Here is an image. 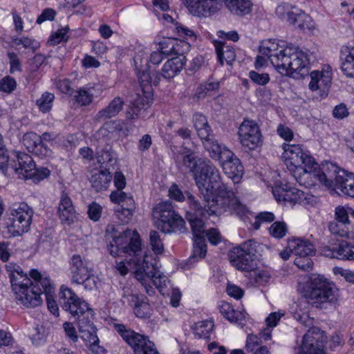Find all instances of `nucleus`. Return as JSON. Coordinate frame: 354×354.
I'll list each match as a JSON object with an SVG mask.
<instances>
[{"label":"nucleus","instance_id":"nucleus-30","mask_svg":"<svg viewBox=\"0 0 354 354\" xmlns=\"http://www.w3.org/2000/svg\"><path fill=\"white\" fill-rule=\"evenodd\" d=\"M86 0H64V3L73 10L76 16L82 19V22L92 20L95 15L93 7L84 3Z\"/></svg>","mask_w":354,"mask_h":354},{"label":"nucleus","instance_id":"nucleus-26","mask_svg":"<svg viewBox=\"0 0 354 354\" xmlns=\"http://www.w3.org/2000/svg\"><path fill=\"white\" fill-rule=\"evenodd\" d=\"M273 195L277 201L300 203L305 198L304 192L295 188L275 186L272 189Z\"/></svg>","mask_w":354,"mask_h":354},{"label":"nucleus","instance_id":"nucleus-39","mask_svg":"<svg viewBox=\"0 0 354 354\" xmlns=\"http://www.w3.org/2000/svg\"><path fill=\"white\" fill-rule=\"evenodd\" d=\"M166 47V56L176 55L183 57V55L189 50L190 45L189 43L183 40H176L169 39L168 41H164Z\"/></svg>","mask_w":354,"mask_h":354},{"label":"nucleus","instance_id":"nucleus-2","mask_svg":"<svg viewBox=\"0 0 354 354\" xmlns=\"http://www.w3.org/2000/svg\"><path fill=\"white\" fill-rule=\"evenodd\" d=\"M196 185L203 196V200L209 198L210 212H218V205L230 207L235 214L242 218L248 213L245 205L242 204L232 189L222 182L219 169L210 160H204L194 174Z\"/></svg>","mask_w":354,"mask_h":354},{"label":"nucleus","instance_id":"nucleus-58","mask_svg":"<svg viewBox=\"0 0 354 354\" xmlns=\"http://www.w3.org/2000/svg\"><path fill=\"white\" fill-rule=\"evenodd\" d=\"M97 161L101 164L102 168H107V164H110L111 165H113L116 162V159L113 156V153L109 151H102L101 154L98 156L97 157Z\"/></svg>","mask_w":354,"mask_h":354},{"label":"nucleus","instance_id":"nucleus-57","mask_svg":"<svg viewBox=\"0 0 354 354\" xmlns=\"http://www.w3.org/2000/svg\"><path fill=\"white\" fill-rule=\"evenodd\" d=\"M57 88L63 93L72 96L74 93L73 82L66 78L56 82Z\"/></svg>","mask_w":354,"mask_h":354},{"label":"nucleus","instance_id":"nucleus-54","mask_svg":"<svg viewBox=\"0 0 354 354\" xmlns=\"http://www.w3.org/2000/svg\"><path fill=\"white\" fill-rule=\"evenodd\" d=\"M149 239L151 248L156 254H160L164 250L162 241L158 232L152 230L149 233Z\"/></svg>","mask_w":354,"mask_h":354},{"label":"nucleus","instance_id":"nucleus-1","mask_svg":"<svg viewBox=\"0 0 354 354\" xmlns=\"http://www.w3.org/2000/svg\"><path fill=\"white\" fill-rule=\"evenodd\" d=\"M106 232L111 234L112 237L108 244L110 254L113 257L120 256L122 253L133 255L132 261L135 263V277L137 280H144L145 275L162 295H169L167 285L169 281L167 276L160 273L153 264L149 263V259L151 257L145 254L142 259L138 257L141 251V241L138 234L127 230L117 235V230L113 225H108Z\"/></svg>","mask_w":354,"mask_h":354},{"label":"nucleus","instance_id":"nucleus-44","mask_svg":"<svg viewBox=\"0 0 354 354\" xmlns=\"http://www.w3.org/2000/svg\"><path fill=\"white\" fill-rule=\"evenodd\" d=\"M341 68L344 73L350 77L354 78V48H352L345 55L341 57Z\"/></svg>","mask_w":354,"mask_h":354},{"label":"nucleus","instance_id":"nucleus-28","mask_svg":"<svg viewBox=\"0 0 354 354\" xmlns=\"http://www.w3.org/2000/svg\"><path fill=\"white\" fill-rule=\"evenodd\" d=\"M113 177L110 168L105 167L102 169H95L93 171L89 181L92 188L97 192L106 190L109 186Z\"/></svg>","mask_w":354,"mask_h":354},{"label":"nucleus","instance_id":"nucleus-63","mask_svg":"<svg viewBox=\"0 0 354 354\" xmlns=\"http://www.w3.org/2000/svg\"><path fill=\"white\" fill-rule=\"evenodd\" d=\"M17 83L14 78L7 76L0 81V91L11 93L16 88Z\"/></svg>","mask_w":354,"mask_h":354},{"label":"nucleus","instance_id":"nucleus-19","mask_svg":"<svg viewBox=\"0 0 354 354\" xmlns=\"http://www.w3.org/2000/svg\"><path fill=\"white\" fill-rule=\"evenodd\" d=\"M22 142L30 153L40 158H48L53 155L52 149L46 144L41 142V138L36 133H26L23 136Z\"/></svg>","mask_w":354,"mask_h":354},{"label":"nucleus","instance_id":"nucleus-9","mask_svg":"<svg viewBox=\"0 0 354 354\" xmlns=\"http://www.w3.org/2000/svg\"><path fill=\"white\" fill-rule=\"evenodd\" d=\"M309 304L317 308H326L328 306L336 307L338 302V289L326 279L318 276L312 281L311 288L305 294Z\"/></svg>","mask_w":354,"mask_h":354},{"label":"nucleus","instance_id":"nucleus-25","mask_svg":"<svg viewBox=\"0 0 354 354\" xmlns=\"http://www.w3.org/2000/svg\"><path fill=\"white\" fill-rule=\"evenodd\" d=\"M202 140L205 149L208 152L212 159L220 162L223 158H229V156H232V151L225 145L219 144L218 141L214 139L212 133L211 136L203 138Z\"/></svg>","mask_w":354,"mask_h":354},{"label":"nucleus","instance_id":"nucleus-48","mask_svg":"<svg viewBox=\"0 0 354 354\" xmlns=\"http://www.w3.org/2000/svg\"><path fill=\"white\" fill-rule=\"evenodd\" d=\"M219 310L223 317L231 322H236L241 319V313L234 310L229 303L222 302L219 305Z\"/></svg>","mask_w":354,"mask_h":354},{"label":"nucleus","instance_id":"nucleus-6","mask_svg":"<svg viewBox=\"0 0 354 354\" xmlns=\"http://www.w3.org/2000/svg\"><path fill=\"white\" fill-rule=\"evenodd\" d=\"M326 187L342 194L354 198V174L340 169L332 162L323 165L322 171L314 174Z\"/></svg>","mask_w":354,"mask_h":354},{"label":"nucleus","instance_id":"nucleus-18","mask_svg":"<svg viewBox=\"0 0 354 354\" xmlns=\"http://www.w3.org/2000/svg\"><path fill=\"white\" fill-rule=\"evenodd\" d=\"M7 164L18 175L19 178L28 179L32 177V170L35 169V163L28 154L18 153L15 158L10 162L8 161Z\"/></svg>","mask_w":354,"mask_h":354},{"label":"nucleus","instance_id":"nucleus-34","mask_svg":"<svg viewBox=\"0 0 354 354\" xmlns=\"http://www.w3.org/2000/svg\"><path fill=\"white\" fill-rule=\"evenodd\" d=\"M43 288V294L46 295V299L48 310L55 316L59 315V308L55 300V286L50 279H44L41 281Z\"/></svg>","mask_w":354,"mask_h":354},{"label":"nucleus","instance_id":"nucleus-46","mask_svg":"<svg viewBox=\"0 0 354 354\" xmlns=\"http://www.w3.org/2000/svg\"><path fill=\"white\" fill-rule=\"evenodd\" d=\"M351 224L344 222L333 221L329 223V231L334 235L343 238H349Z\"/></svg>","mask_w":354,"mask_h":354},{"label":"nucleus","instance_id":"nucleus-61","mask_svg":"<svg viewBox=\"0 0 354 354\" xmlns=\"http://www.w3.org/2000/svg\"><path fill=\"white\" fill-rule=\"evenodd\" d=\"M165 42L160 43V50L153 52L149 57V62L153 64H159L162 59L165 58L166 47L165 46Z\"/></svg>","mask_w":354,"mask_h":354},{"label":"nucleus","instance_id":"nucleus-56","mask_svg":"<svg viewBox=\"0 0 354 354\" xmlns=\"http://www.w3.org/2000/svg\"><path fill=\"white\" fill-rule=\"evenodd\" d=\"M102 207L95 202L91 203L88 206L87 214L88 218L94 222L98 221L101 217Z\"/></svg>","mask_w":354,"mask_h":354},{"label":"nucleus","instance_id":"nucleus-8","mask_svg":"<svg viewBox=\"0 0 354 354\" xmlns=\"http://www.w3.org/2000/svg\"><path fill=\"white\" fill-rule=\"evenodd\" d=\"M187 203L191 209V212L187 214V219L190 223L194 238L205 237V223L203 218H207L212 215H218L226 212L231 214H235V211L230 207H222L218 205V212L212 213L209 210V198L203 200V204L190 193H187Z\"/></svg>","mask_w":354,"mask_h":354},{"label":"nucleus","instance_id":"nucleus-16","mask_svg":"<svg viewBox=\"0 0 354 354\" xmlns=\"http://www.w3.org/2000/svg\"><path fill=\"white\" fill-rule=\"evenodd\" d=\"M320 254L328 258H337L341 260H354V243L346 240L334 241L331 239L328 245L319 248Z\"/></svg>","mask_w":354,"mask_h":354},{"label":"nucleus","instance_id":"nucleus-53","mask_svg":"<svg viewBox=\"0 0 354 354\" xmlns=\"http://www.w3.org/2000/svg\"><path fill=\"white\" fill-rule=\"evenodd\" d=\"M313 255L296 256L294 263L299 269L305 271H309L313 268V262L311 259Z\"/></svg>","mask_w":354,"mask_h":354},{"label":"nucleus","instance_id":"nucleus-13","mask_svg":"<svg viewBox=\"0 0 354 354\" xmlns=\"http://www.w3.org/2000/svg\"><path fill=\"white\" fill-rule=\"evenodd\" d=\"M257 243L252 239L233 247L229 252V260L239 270L252 271L256 268L254 256Z\"/></svg>","mask_w":354,"mask_h":354},{"label":"nucleus","instance_id":"nucleus-43","mask_svg":"<svg viewBox=\"0 0 354 354\" xmlns=\"http://www.w3.org/2000/svg\"><path fill=\"white\" fill-rule=\"evenodd\" d=\"M140 86L148 90L151 88V84L156 86L160 81V75L157 72L151 73L147 70L139 71L138 73Z\"/></svg>","mask_w":354,"mask_h":354},{"label":"nucleus","instance_id":"nucleus-51","mask_svg":"<svg viewBox=\"0 0 354 354\" xmlns=\"http://www.w3.org/2000/svg\"><path fill=\"white\" fill-rule=\"evenodd\" d=\"M11 43L12 46L21 45L24 48L36 51L40 46L39 43L34 39L30 37H13Z\"/></svg>","mask_w":354,"mask_h":354},{"label":"nucleus","instance_id":"nucleus-3","mask_svg":"<svg viewBox=\"0 0 354 354\" xmlns=\"http://www.w3.org/2000/svg\"><path fill=\"white\" fill-rule=\"evenodd\" d=\"M6 270L18 304L26 308H35L41 305L44 292L41 281L49 277H43L37 270L32 269L29 272V278L22 268L15 263H7Z\"/></svg>","mask_w":354,"mask_h":354},{"label":"nucleus","instance_id":"nucleus-38","mask_svg":"<svg viewBox=\"0 0 354 354\" xmlns=\"http://www.w3.org/2000/svg\"><path fill=\"white\" fill-rule=\"evenodd\" d=\"M95 91V86L88 85L81 87L74 92L73 99L77 105L86 106L92 103Z\"/></svg>","mask_w":354,"mask_h":354},{"label":"nucleus","instance_id":"nucleus-33","mask_svg":"<svg viewBox=\"0 0 354 354\" xmlns=\"http://www.w3.org/2000/svg\"><path fill=\"white\" fill-rule=\"evenodd\" d=\"M124 102L120 97H115L109 104L97 112L95 119L98 121L105 120L116 116L123 109Z\"/></svg>","mask_w":354,"mask_h":354},{"label":"nucleus","instance_id":"nucleus-37","mask_svg":"<svg viewBox=\"0 0 354 354\" xmlns=\"http://www.w3.org/2000/svg\"><path fill=\"white\" fill-rule=\"evenodd\" d=\"M290 248L293 250L295 257L314 255L315 252L314 245L310 241L299 238L290 239Z\"/></svg>","mask_w":354,"mask_h":354},{"label":"nucleus","instance_id":"nucleus-45","mask_svg":"<svg viewBox=\"0 0 354 354\" xmlns=\"http://www.w3.org/2000/svg\"><path fill=\"white\" fill-rule=\"evenodd\" d=\"M213 328L214 323L211 320L198 322L194 328V335L201 339H209Z\"/></svg>","mask_w":354,"mask_h":354},{"label":"nucleus","instance_id":"nucleus-24","mask_svg":"<svg viewBox=\"0 0 354 354\" xmlns=\"http://www.w3.org/2000/svg\"><path fill=\"white\" fill-rule=\"evenodd\" d=\"M231 154L229 158H223L219 163L224 174L232 179L234 183H238L243 174V166L232 151Z\"/></svg>","mask_w":354,"mask_h":354},{"label":"nucleus","instance_id":"nucleus-27","mask_svg":"<svg viewBox=\"0 0 354 354\" xmlns=\"http://www.w3.org/2000/svg\"><path fill=\"white\" fill-rule=\"evenodd\" d=\"M129 305L133 307L134 314L139 318H147L151 313L148 299L143 295L131 294L127 297Z\"/></svg>","mask_w":354,"mask_h":354},{"label":"nucleus","instance_id":"nucleus-4","mask_svg":"<svg viewBox=\"0 0 354 354\" xmlns=\"http://www.w3.org/2000/svg\"><path fill=\"white\" fill-rule=\"evenodd\" d=\"M260 52L267 55L275 68L283 75H291L294 73L304 76L307 73L309 59L306 53L300 50L298 47L292 45L284 46L270 39L266 44L260 48Z\"/></svg>","mask_w":354,"mask_h":354},{"label":"nucleus","instance_id":"nucleus-60","mask_svg":"<svg viewBox=\"0 0 354 354\" xmlns=\"http://www.w3.org/2000/svg\"><path fill=\"white\" fill-rule=\"evenodd\" d=\"M249 77L251 80L259 85H266L270 81V77L268 73H259L254 71L249 73Z\"/></svg>","mask_w":354,"mask_h":354},{"label":"nucleus","instance_id":"nucleus-40","mask_svg":"<svg viewBox=\"0 0 354 354\" xmlns=\"http://www.w3.org/2000/svg\"><path fill=\"white\" fill-rule=\"evenodd\" d=\"M194 127L201 140L212 136V129L208 124L206 117L201 113H195L193 115Z\"/></svg>","mask_w":354,"mask_h":354},{"label":"nucleus","instance_id":"nucleus-12","mask_svg":"<svg viewBox=\"0 0 354 354\" xmlns=\"http://www.w3.org/2000/svg\"><path fill=\"white\" fill-rule=\"evenodd\" d=\"M113 326L122 339L132 348L134 354H159L154 343L148 337L122 324L114 323Z\"/></svg>","mask_w":354,"mask_h":354},{"label":"nucleus","instance_id":"nucleus-50","mask_svg":"<svg viewBox=\"0 0 354 354\" xmlns=\"http://www.w3.org/2000/svg\"><path fill=\"white\" fill-rule=\"evenodd\" d=\"M55 95L52 93L45 92L37 100L36 104L42 113L49 112L53 106Z\"/></svg>","mask_w":354,"mask_h":354},{"label":"nucleus","instance_id":"nucleus-36","mask_svg":"<svg viewBox=\"0 0 354 354\" xmlns=\"http://www.w3.org/2000/svg\"><path fill=\"white\" fill-rule=\"evenodd\" d=\"M185 64V57H176L167 60L162 68V77L165 79L173 78L180 72Z\"/></svg>","mask_w":354,"mask_h":354},{"label":"nucleus","instance_id":"nucleus-15","mask_svg":"<svg viewBox=\"0 0 354 354\" xmlns=\"http://www.w3.org/2000/svg\"><path fill=\"white\" fill-rule=\"evenodd\" d=\"M239 139L241 145L249 149H256L262 142V135L257 123L248 119H244L238 131Z\"/></svg>","mask_w":354,"mask_h":354},{"label":"nucleus","instance_id":"nucleus-47","mask_svg":"<svg viewBox=\"0 0 354 354\" xmlns=\"http://www.w3.org/2000/svg\"><path fill=\"white\" fill-rule=\"evenodd\" d=\"M29 337L35 346H40L46 342L47 333L42 326L37 325L30 329Z\"/></svg>","mask_w":354,"mask_h":354},{"label":"nucleus","instance_id":"nucleus-14","mask_svg":"<svg viewBox=\"0 0 354 354\" xmlns=\"http://www.w3.org/2000/svg\"><path fill=\"white\" fill-rule=\"evenodd\" d=\"M60 299L62 300V308L69 311L73 317H77L78 321L92 315L93 310L89 308L88 304L73 292L71 288L62 285L59 292Z\"/></svg>","mask_w":354,"mask_h":354},{"label":"nucleus","instance_id":"nucleus-31","mask_svg":"<svg viewBox=\"0 0 354 354\" xmlns=\"http://www.w3.org/2000/svg\"><path fill=\"white\" fill-rule=\"evenodd\" d=\"M79 333L80 337L88 346H95L99 343V339L96 335V328L89 317L78 321Z\"/></svg>","mask_w":354,"mask_h":354},{"label":"nucleus","instance_id":"nucleus-55","mask_svg":"<svg viewBox=\"0 0 354 354\" xmlns=\"http://www.w3.org/2000/svg\"><path fill=\"white\" fill-rule=\"evenodd\" d=\"M249 272V277L251 279H253L254 283L262 284L264 282H266L268 279L270 278L269 274L267 272L263 270H255V268L252 271H247Z\"/></svg>","mask_w":354,"mask_h":354},{"label":"nucleus","instance_id":"nucleus-17","mask_svg":"<svg viewBox=\"0 0 354 354\" xmlns=\"http://www.w3.org/2000/svg\"><path fill=\"white\" fill-rule=\"evenodd\" d=\"M324 341L323 331L316 327L311 328L303 337L299 354H326Z\"/></svg>","mask_w":354,"mask_h":354},{"label":"nucleus","instance_id":"nucleus-64","mask_svg":"<svg viewBox=\"0 0 354 354\" xmlns=\"http://www.w3.org/2000/svg\"><path fill=\"white\" fill-rule=\"evenodd\" d=\"M261 346V338L255 335H249L247 337L245 348L248 351L252 352Z\"/></svg>","mask_w":354,"mask_h":354},{"label":"nucleus","instance_id":"nucleus-10","mask_svg":"<svg viewBox=\"0 0 354 354\" xmlns=\"http://www.w3.org/2000/svg\"><path fill=\"white\" fill-rule=\"evenodd\" d=\"M155 226L165 234L180 232L185 230V222L169 201L157 204L152 211Z\"/></svg>","mask_w":354,"mask_h":354},{"label":"nucleus","instance_id":"nucleus-42","mask_svg":"<svg viewBox=\"0 0 354 354\" xmlns=\"http://www.w3.org/2000/svg\"><path fill=\"white\" fill-rule=\"evenodd\" d=\"M207 245L205 237L194 238L193 252L189 258L191 261H197L206 256Z\"/></svg>","mask_w":354,"mask_h":354},{"label":"nucleus","instance_id":"nucleus-20","mask_svg":"<svg viewBox=\"0 0 354 354\" xmlns=\"http://www.w3.org/2000/svg\"><path fill=\"white\" fill-rule=\"evenodd\" d=\"M146 90L142 88L140 92L136 93L129 111L127 113V117L129 120H136L140 118L141 111L147 109L149 104L152 102L153 95L151 88Z\"/></svg>","mask_w":354,"mask_h":354},{"label":"nucleus","instance_id":"nucleus-59","mask_svg":"<svg viewBox=\"0 0 354 354\" xmlns=\"http://www.w3.org/2000/svg\"><path fill=\"white\" fill-rule=\"evenodd\" d=\"M219 82L217 81H207L204 84H202L198 88V93L200 96L206 95L209 92L216 91L219 88Z\"/></svg>","mask_w":354,"mask_h":354},{"label":"nucleus","instance_id":"nucleus-62","mask_svg":"<svg viewBox=\"0 0 354 354\" xmlns=\"http://www.w3.org/2000/svg\"><path fill=\"white\" fill-rule=\"evenodd\" d=\"M76 284H82L86 290H91L97 288V278L90 272L88 276L82 279V281L75 283Z\"/></svg>","mask_w":354,"mask_h":354},{"label":"nucleus","instance_id":"nucleus-35","mask_svg":"<svg viewBox=\"0 0 354 354\" xmlns=\"http://www.w3.org/2000/svg\"><path fill=\"white\" fill-rule=\"evenodd\" d=\"M214 46L217 55L218 62L223 65L224 62L231 65L236 59V53L234 47L226 45L225 43L214 40Z\"/></svg>","mask_w":354,"mask_h":354},{"label":"nucleus","instance_id":"nucleus-11","mask_svg":"<svg viewBox=\"0 0 354 354\" xmlns=\"http://www.w3.org/2000/svg\"><path fill=\"white\" fill-rule=\"evenodd\" d=\"M8 212L7 229L10 237L21 236L30 230L34 212L27 203H15L8 208Z\"/></svg>","mask_w":354,"mask_h":354},{"label":"nucleus","instance_id":"nucleus-32","mask_svg":"<svg viewBox=\"0 0 354 354\" xmlns=\"http://www.w3.org/2000/svg\"><path fill=\"white\" fill-rule=\"evenodd\" d=\"M203 160L201 158H197L193 152H190L187 154L182 153L178 156L176 162L181 171H188L192 174L194 177V174L200 168V164Z\"/></svg>","mask_w":354,"mask_h":354},{"label":"nucleus","instance_id":"nucleus-29","mask_svg":"<svg viewBox=\"0 0 354 354\" xmlns=\"http://www.w3.org/2000/svg\"><path fill=\"white\" fill-rule=\"evenodd\" d=\"M58 214L62 222L70 224L76 218V211L71 198L65 192H62L60 196L58 206Z\"/></svg>","mask_w":354,"mask_h":354},{"label":"nucleus","instance_id":"nucleus-41","mask_svg":"<svg viewBox=\"0 0 354 354\" xmlns=\"http://www.w3.org/2000/svg\"><path fill=\"white\" fill-rule=\"evenodd\" d=\"M55 19L58 21H82V19L76 16L75 13L64 2L60 3L55 10Z\"/></svg>","mask_w":354,"mask_h":354},{"label":"nucleus","instance_id":"nucleus-49","mask_svg":"<svg viewBox=\"0 0 354 354\" xmlns=\"http://www.w3.org/2000/svg\"><path fill=\"white\" fill-rule=\"evenodd\" d=\"M68 30L69 28L67 26L53 32L47 41V45L49 46H55L62 42H66L68 39V36L67 35Z\"/></svg>","mask_w":354,"mask_h":354},{"label":"nucleus","instance_id":"nucleus-21","mask_svg":"<svg viewBox=\"0 0 354 354\" xmlns=\"http://www.w3.org/2000/svg\"><path fill=\"white\" fill-rule=\"evenodd\" d=\"M310 82L308 87L313 91H319L322 97H325L328 94L331 85V73L329 71H313L310 73Z\"/></svg>","mask_w":354,"mask_h":354},{"label":"nucleus","instance_id":"nucleus-7","mask_svg":"<svg viewBox=\"0 0 354 354\" xmlns=\"http://www.w3.org/2000/svg\"><path fill=\"white\" fill-rule=\"evenodd\" d=\"M229 11L236 16L243 17L252 12L251 0H223ZM189 12L194 16L205 17L218 8L217 0H183Z\"/></svg>","mask_w":354,"mask_h":354},{"label":"nucleus","instance_id":"nucleus-23","mask_svg":"<svg viewBox=\"0 0 354 354\" xmlns=\"http://www.w3.org/2000/svg\"><path fill=\"white\" fill-rule=\"evenodd\" d=\"M276 14L279 19L288 22H305L310 19L303 10L288 3L279 5L276 8Z\"/></svg>","mask_w":354,"mask_h":354},{"label":"nucleus","instance_id":"nucleus-5","mask_svg":"<svg viewBox=\"0 0 354 354\" xmlns=\"http://www.w3.org/2000/svg\"><path fill=\"white\" fill-rule=\"evenodd\" d=\"M283 156L290 160L292 176L301 185L306 186V179L315 171L318 165L310 152L301 145L283 143Z\"/></svg>","mask_w":354,"mask_h":354},{"label":"nucleus","instance_id":"nucleus-22","mask_svg":"<svg viewBox=\"0 0 354 354\" xmlns=\"http://www.w3.org/2000/svg\"><path fill=\"white\" fill-rule=\"evenodd\" d=\"M88 262L80 254H73L69 260V276L72 283L82 281V279L91 272Z\"/></svg>","mask_w":354,"mask_h":354},{"label":"nucleus","instance_id":"nucleus-52","mask_svg":"<svg viewBox=\"0 0 354 354\" xmlns=\"http://www.w3.org/2000/svg\"><path fill=\"white\" fill-rule=\"evenodd\" d=\"M287 230V226L284 222L276 221L269 227L270 234L276 239L283 238L286 234Z\"/></svg>","mask_w":354,"mask_h":354}]
</instances>
